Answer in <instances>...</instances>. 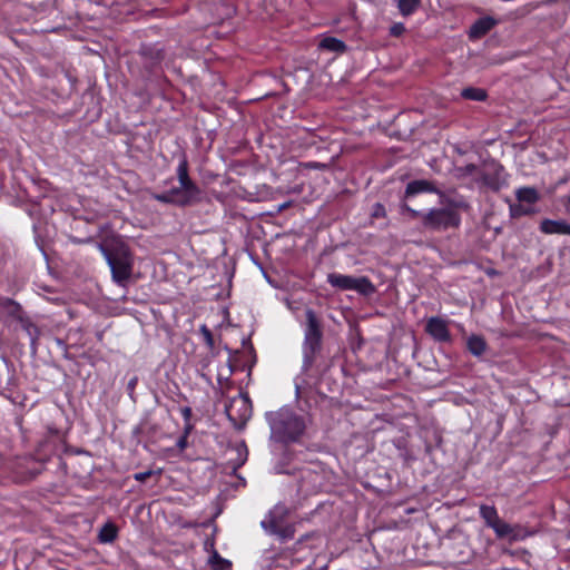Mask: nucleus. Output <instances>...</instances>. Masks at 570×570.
<instances>
[{"label":"nucleus","mask_w":570,"mask_h":570,"mask_svg":"<svg viewBox=\"0 0 570 570\" xmlns=\"http://www.w3.org/2000/svg\"><path fill=\"white\" fill-rule=\"evenodd\" d=\"M176 175L179 186L163 193H155L151 196L153 199L178 207H188L197 204L200 200L202 190L189 175V163L186 155H183L179 159Z\"/></svg>","instance_id":"obj_1"},{"label":"nucleus","mask_w":570,"mask_h":570,"mask_svg":"<svg viewBox=\"0 0 570 570\" xmlns=\"http://www.w3.org/2000/svg\"><path fill=\"white\" fill-rule=\"evenodd\" d=\"M304 340L302 344L303 367L309 370L323 350V323L312 308L305 311Z\"/></svg>","instance_id":"obj_2"},{"label":"nucleus","mask_w":570,"mask_h":570,"mask_svg":"<svg viewBox=\"0 0 570 570\" xmlns=\"http://www.w3.org/2000/svg\"><path fill=\"white\" fill-rule=\"evenodd\" d=\"M100 248L110 267L112 281L118 285H125L130 279L134 268V255L130 248L125 243Z\"/></svg>","instance_id":"obj_3"},{"label":"nucleus","mask_w":570,"mask_h":570,"mask_svg":"<svg viewBox=\"0 0 570 570\" xmlns=\"http://www.w3.org/2000/svg\"><path fill=\"white\" fill-rule=\"evenodd\" d=\"M276 439L285 444L298 442L306 430L304 416L292 410H281L271 423Z\"/></svg>","instance_id":"obj_4"},{"label":"nucleus","mask_w":570,"mask_h":570,"mask_svg":"<svg viewBox=\"0 0 570 570\" xmlns=\"http://www.w3.org/2000/svg\"><path fill=\"white\" fill-rule=\"evenodd\" d=\"M327 283L340 291H355L363 296H371L376 292V287L367 276L354 277L340 273H330Z\"/></svg>","instance_id":"obj_5"},{"label":"nucleus","mask_w":570,"mask_h":570,"mask_svg":"<svg viewBox=\"0 0 570 570\" xmlns=\"http://www.w3.org/2000/svg\"><path fill=\"white\" fill-rule=\"evenodd\" d=\"M422 224L426 229L446 230L458 228L461 224V216L452 208H432L422 215Z\"/></svg>","instance_id":"obj_6"},{"label":"nucleus","mask_w":570,"mask_h":570,"mask_svg":"<svg viewBox=\"0 0 570 570\" xmlns=\"http://www.w3.org/2000/svg\"><path fill=\"white\" fill-rule=\"evenodd\" d=\"M225 412L235 429H244L253 412L249 396L247 394H239L233 397Z\"/></svg>","instance_id":"obj_7"},{"label":"nucleus","mask_w":570,"mask_h":570,"mask_svg":"<svg viewBox=\"0 0 570 570\" xmlns=\"http://www.w3.org/2000/svg\"><path fill=\"white\" fill-rule=\"evenodd\" d=\"M287 508L285 505L277 504L268 512L265 519L261 522V525L267 533H271L287 523Z\"/></svg>","instance_id":"obj_8"},{"label":"nucleus","mask_w":570,"mask_h":570,"mask_svg":"<svg viewBox=\"0 0 570 570\" xmlns=\"http://www.w3.org/2000/svg\"><path fill=\"white\" fill-rule=\"evenodd\" d=\"M425 331L438 342L448 343L451 341V333L449 331L448 323L440 317L434 316L429 318Z\"/></svg>","instance_id":"obj_9"},{"label":"nucleus","mask_w":570,"mask_h":570,"mask_svg":"<svg viewBox=\"0 0 570 570\" xmlns=\"http://www.w3.org/2000/svg\"><path fill=\"white\" fill-rule=\"evenodd\" d=\"M422 193L436 194L443 196V191L438 188L434 181L426 179H415L406 185L404 197L410 198Z\"/></svg>","instance_id":"obj_10"},{"label":"nucleus","mask_w":570,"mask_h":570,"mask_svg":"<svg viewBox=\"0 0 570 570\" xmlns=\"http://www.w3.org/2000/svg\"><path fill=\"white\" fill-rule=\"evenodd\" d=\"M498 21L490 16L476 19L469 29V39L479 40L483 38L495 27Z\"/></svg>","instance_id":"obj_11"},{"label":"nucleus","mask_w":570,"mask_h":570,"mask_svg":"<svg viewBox=\"0 0 570 570\" xmlns=\"http://www.w3.org/2000/svg\"><path fill=\"white\" fill-rule=\"evenodd\" d=\"M503 166L495 165L492 170H485L481 175V181L493 191H499L504 185Z\"/></svg>","instance_id":"obj_12"},{"label":"nucleus","mask_w":570,"mask_h":570,"mask_svg":"<svg viewBox=\"0 0 570 570\" xmlns=\"http://www.w3.org/2000/svg\"><path fill=\"white\" fill-rule=\"evenodd\" d=\"M491 529L494 531L498 539L508 538L511 542L523 539V535L520 534V525H511L501 519L492 524Z\"/></svg>","instance_id":"obj_13"},{"label":"nucleus","mask_w":570,"mask_h":570,"mask_svg":"<svg viewBox=\"0 0 570 570\" xmlns=\"http://www.w3.org/2000/svg\"><path fill=\"white\" fill-rule=\"evenodd\" d=\"M539 230L544 235H569L570 224L563 219L554 220L544 218L540 222Z\"/></svg>","instance_id":"obj_14"},{"label":"nucleus","mask_w":570,"mask_h":570,"mask_svg":"<svg viewBox=\"0 0 570 570\" xmlns=\"http://www.w3.org/2000/svg\"><path fill=\"white\" fill-rule=\"evenodd\" d=\"M0 309L6 313L8 317L18 323L26 315L21 304L9 297L0 296Z\"/></svg>","instance_id":"obj_15"},{"label":"nucleus","mask_w":570,"mask_h":570,"mask_svg":"<svg viewBox=\"0 0 570 570\" xmlns=\"http://www.w3.org/2000/svg\"><path fill=\"white\" fill-rule=\"evenodd\" d=\"M466 350L475 357H481L488 350V343L482 335L472 334L466 340Z\"/></svg>","instance_id":"obj_16"},{"label":"nucleus","mask_w":570,"mask_h":570,"mask_svg":"<svg viewBox=\"0 0 570 570\" xmlns=\"http://www.w3.org/2000/svg\"><path fill=\"white\" fill-rule=\"evenodd\" d=\"M318 48L321 50H325L328 52H335L338 55L344 53L347 50V46L343 40L335 38V37H331V36L324 37L320 41Z\"/></svg>","instance_id":"obj_17"},{"label":"nucleus","mask_w":570,"mask_h":570,"mask_svg":"<svg viewBox=\"0 0 570 570\" xmlns=\"http://www.w3.org/2000/svg\"><path fill=\"white\" fill-rule=\"evenodd\" d=\"M22 330L30 337V347L33 352L37 350V341L40 335L39 327L31 321V318L26 314L21 321L19 322Z\"/></svg>","instance_id":"obj_18"},{"label":"nucleus","mask_w":570,"mask_h":570,"mask_svg":"<svg viewBox=\"0 0 570 570\" xmlns=\"http://www.w3.org/2000/svg\"><path fill=\"white\" fill-rule=\"evenodd\" d=\"M515 198L521 204L533 205L540 199V195L534 187L524 186L515 190Z\"/></svg>","instance_id":"obj_19"},{"label":"nucleus","mask_w":570,"mask_h":570,"mask_svg":"<svg viewBox=\"0 0 570 570\" xmlns=\"http://www.w3.org/2000/svg\"><path fill=\"white\" fill-rule=\"evenodd\" d=\"M118 537V528L112 522H106L98 533V540L101 543H111Z\"/></svg>","instance_id":"obj_20"},{"label":"nucleus","mask_w":570,"mask_h":570,"mask_svg":"<svg viewBox=\"0 0 570 570\" xmlns=\"http://www.w3.org/2000/svg\"><path fill=\"white\" fill-rule=\"evenodd\" d=\"M479 512L480 517L484 520L487 527L489 528H492V524L500 520L498 510L494 505L481 504Z\"/></svg>","instance_id":"obj_21"},{"label":"nucleus","mask_w":570,"mask_h":570,"mask_svg":"<svg viewBox=\"0 0 570 570\" xmlns=\"http://www.w3.org/2000/svg\"><path fill=\"white\" fill-rule=\"evenodd\" d=\"M461 97L466 100L484 101L488 98V94L482 88L466 87L461 91Z\"/></svg>","instance_id":"obj_22"},{"label":"nucleus","mask_w":570,"mask_h":570,"mask_svg":"<svg viewBox=\"0 0 570 570\" xmlns=\"http://www.w3.org/2000/svg\"><path fill=\"white\" fill-rule=\"evenodd\" d=\"M421 4V0H399L397 9L403 17L413 14Z\"/></svg>","instance_id":"obj_23"},{"label":"nucleus","mask_w":570,"mask_h":570,"mask_svg":"<svg viewBox=\"0 0 570 570\" xmlns=\"http://www.w3.org/2000/svg\"><path fill=\"white\" fill-rule=\"evenodd\" d=\"M269 534L276 535L281 541L285 542L294 538L295 528L294 524L286 523L279 527L278 529L274 530Z\"/></svg>","instance_id":"obj_24"},{"label":"nucleus","mask_w":570,"mask_h":570,"mask_svg":"<svg viewBox=\"0 0 570 570\" xmlns=\"http://www.w3.org/2000/svg\"><path fill=\"white\" fill-rule=\"evenodd\" d=\"M209 563L213 570H229L232 562L224 559L216 550L213 552Z\"/></svg>","instance_id":"obj_25"},{"label":"nucleus","mask_w":570,"mask_h":570,"mask_svg":"<svg viewBox=\"0 0 570 570\" xmlns=\"http://www.w3.org/2000/svg\"><path fill=\"white\" fill-rule=\"evenodd\" d=\"M509 209L512 218H519L522 216H530L534 214V209L532 207H527L521 203L510 205Z\"/></svg>","instance_id":"obj_26"},{"label":"nucleus","mask_w":570,"mask_h":570,"mask_svg":"<svg viewBox=\"0 0 570 570\" xmlns=\"http://www.w3.org/2000/svg\"><path fill=\"white\" fill-rule=\"evenodd\" d=\"M199 333L203 337L205 345L208 347L210 352H213L215 348V338L210 328L204 324L199 327Z\"/></svg>","instance_id":"obj_27"},{"label":"nucleus","mask_w":570,"mask_h":570,"mask_svg":"<svg viewBox=\"0 0 570 570\" xmlns=\"http://www.w3.org/2000/svg\"><path fill=\"white\" fill-rule=\"evenodd\" d=\"M371 217L375 218V219L385 218L386 217L385 206L381 203H375L372 207Z\"/></svg>","instance_id":"obj_28"},{"label":"nucleus","mask_w":570,"mask_h":570,"mask_svg":"<svg viewBox=\"0 0 570 570\" xmlns=\"http://www.w3.org/2000/svg\"><path fill=\"white\" fill-rule=\"evenodd\" d=\"M161 473V470H158L157 472L154 471V470H148V471H144V472H137L134 474V480H136L137 482H146L151 475L154 474H158L160 475Z\"/></svg>","instance_id":"obj_29"},{"label":"nucleus","mask_w":570,"mask_h":570,"mask_svg":"<svg viewBox=\"0 0 570 570\" xmlns=\"http://www.w3.org/2000/svg\"><path fill=\"white\" fill-rule=\"evenodd\" d=\"M401 210L403 214H407L412 219L422 218L423 213L412 208L407 204H402Z\"/></svg>","instance_id":"obj_30"},{"label":"nucleus","mask_w":570,"mask_h":570,"mask_svg":"<svg viewBox=\"0 0 570 570\" xmlns=\"http://www.w3.org/2000/svg\"><path fill=\"white\" fill-rule=\"evenodd\" d=\"M405 32V26L402 22H395L390 28V35L401 37Z\"/></svg>","instance_id":"obj_31"},{"label":"nucleus","mask_w":570,"mask_h":570,"mask_svg":"<svg viewBox=\"0 0 570 570\" xmlns=\"http://www.w3.org/2000/svg\"><path fill=\"white\" fill-rule=\"evenodd\" d=\"M176 446L180 452L185 451L188 446V436L181 434L177 440Z\"/></svg>","instance_id":"obj_32"},{"label":"nucleus","mask_w":570,"mask_h":570,"mask_svg":"<svg viewBox=\"0 0 570 570\" xmlns=\"http://www.w3.org/2000/svg\"><path fill=\"white\" fill-rule=\"evenodd\" d=\"M180 413L185 422H189L191 420L193 411L189 406L181 407Z\"/></svg>","instance_id":"obj_33"},{"label":"nucleus","mask_w":570,"mask_h":570,"mask_svg":"<svg viewBox=\"0 0 570 570\" xmlns=\"http://www.w3.org/2000/svg\"><path fill=\"white\" fill-rule=\"evenodd\" d=\"M302 166H304L305 168H318V169L326 168L325 164H321V163H316V161L304 163V164H302Z\"/></svg>","instance_id":"obj_34"},{"label":"nucleus","mask_w":570,"mask_h":570,"mask_svg":"<svg viewBox=\"0 0 570 570\" xmlns=\"http://www.w3.org/2000/svg\"><path fill=\"white\" fill-rule=\"evenodd\" d=\"M464 174L472 175L478 170V166L475 164H468L462 169Z\"/></svg>","instance_id":"obj_35"},{"label":"nucleus","mask_w":570,"mask_h":570,"mask_svg":"<svg viewBox=\"0 0 570 570\" xmlns=\"http://www.w3.org/2000/svg\"><path fill=\"white\" fill-rule=\"evenodd\" d=\"M191 430H193V424L190 423V421L189 422H185V428H184L183 435L189 436Z\"/></svg>","instance_id":"obj_36"},{"label":"nucleus","mask_w":570,"mask_h":570,"mask_svg":"<svg viewBox=\"0 0 570 570\" xmlns=\"http://www.w3.org/2000/svg\"><path fill=\"white\" fill-rule=\"evenodd\" d=\"M136 384H137V377L131 379L128 383V390L132 391L135 389Z\"/></svg>","instance_id":"obj_37"},{"label":"nucleus","mask_w":570,"mask_h":570,"mask_svg":"<svg viewBox=\"0 0 570 570\" xmlns=\"http://www.w3.org/2000/svg\"><path fill=\"white\" fill-rule=\"evenodd\" d=\"M217 379H218V382L222 384V381H223V376H222V374H218V377H217Z\"/></svg>","instance_id":"obj_38"},{"label":"nucleus","mask_w":570,"mask_h":570,"mask_svg":"<svg viewBox=\"0 0 570 570\" xmlns=\"http://www.w3.org/2000/svg\"><path fill=\"white\" fill-rule=\"evenodd\" d=\"M232 373H233V368L229 370V374L228 375H230ZM225 380L228 381L229 376H226Z\"/></svg>","instance_id":"obj_39"}]
</instances>
